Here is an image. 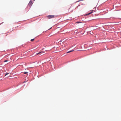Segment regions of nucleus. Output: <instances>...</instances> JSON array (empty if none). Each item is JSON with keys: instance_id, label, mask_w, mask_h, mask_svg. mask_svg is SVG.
Listing matches in <instances>:
<instances>
[{"instance_id": "f257e3e1", "label": "nucleus", "mask_w": 121, "mask_h": 121, "mask_svg": "<svg viewBox=\"0 0 121 121\" xmlns=\"http://www.w3.org/2000/svg\"><path fill=\"white\" fill-rule=\"evenodd\" d=\"M54 15H49L47 16V17L48 19L54 18Z\"/></svg>"}, {"instance_id": "f03ea898", "label": "nucleus", "mask_w": 121, "mask_h": 121, "mask_svg": "<svg viewBox=\"0 0 121 121\" xmlns=\"http://www.w3.org/2000/svg\"><path fill=\"white\" fill-rule=\"evenodd\" d=\"M33 3V2L32 1L30 0L28 4V5L30 7H31Z\"/></svg>"}, {"instance_id": "7ed1b4c3", "label": "nucleus", "mask_w": 121, "mask_h": 121, "mask_svg": "<svg viewBox=\"0 0 121 121\" xmlns=\"http://www.w3.org/2000/svg\"><path fill=\"white\" fill-rule=\"evenodd\" d=\"M74 51V50H71L70 51H68V52H67V53H69V52H73V51Z\"/></svg>"}, {"instance_id": "20e7f679", "label": "nucleus", "mask_w": 121, "mask_h": 121, "mask_svg": "<svg viewBox=\"0 0 121 121\" xmlns=\"http://www.w3.org/2000/svg\"><path fill=\"white\" fill-rule=\"evenodd\" d=\"M34 39H31V40H30V41H33L34 40Z\"/></svg>"}, {"instance_id": "39448f33", "label": "nucleus", "mask_w": 121, "mask_h": 121, "mask_svg": "<svg viewBox=\"0 0 121 121\" xmlns=\"http://www.w3.org/2000/svg\"><path fill=\"white\" fill-rule=\"evenodd\" d=\"M42 52H39L37 53V55H38V54H40V53H41Z\"/></svg>"}, {"instance_id": "423d86ee", "label": "nucleus", "mask_w": 121, "mask_h": 121, "mask_svg": "<svg viewBox=\"0 0 121 121\" xmlns=\"http://www.w3.org/2000/svg\"><path fill=\"white\" fill-rule=\"evenodd\" d=\"M27 73H28V72H24V74H26Z\"/></svg>"}, {"instance_id": "0eeeda50", "label": "nucleus", "mask_w": 121, "mask_h": 121, "mask_svg": "<svg viewBox=\"0 0 121 121\" xmlns=\"http://www.w3.org/2000/svg\"><path fill=\"white\" fill-rule=\"evenodd\" d=\"M93 10H92L91 12L90 13L91 14V13H92L93 12Z\"/></svg>"}, {"instance_id": "6e6552de", "label": "nucleus", "mask_w": 121, "mask_h": 121, "mask_svg": "<svg viewBox=\"0 0 121 121\" xmlns=\"http://www.w3.org/2000/svg\"><path fill=\"white\" fill-rule=\"evenodd\" d=\"M91 31H89V33L90 34H91V35H92V34L91 33Z\"/></svg>"}, {"instance_id": "1a4fd4ad", "label": "nucleus", "mask_w": 121, "mask_h": 121, "mask_svg": "<svg viewBox=\"0 0 121 121\" xmlns=\"http://www.w3.org/2000/svg\"><path fill=\"white\" fill-rule=\"evenodd\" d=\"M9 74V73H6V74H5V76H6L8 74Z\"/></svg>"}, {"instance_id": "9d476101", "label": "nucleus", "mask_w": 121, "mask_h": 121, "mask_svg": "<svg viewBox=\"0 0 121 121\" xmlns=\"http://www.w3.org/2000/svg\"><path fill=\"white\" fill-rule=\"evenodd\" d=\"M8 61L7 60H5L4 61V62H7V61Z\"/></svg>"}, {"instance_id": "9b49d317", "label": "nucleus", "mask_w": 121, "mask_h": 121, "mask_svg": "<svg viewBox=\"0 0 121 121\" xmlns=\"http://www.w3.org/2000/svg\"><path fill=\"white\" fill-rule=\"evenodd\" d=\"M62 41V40H60V41H59V42H61Z\"/></svg>"}, {"instance_id": "f8f14e48", "label": "nucleus", "mask_w": 121, "mask_h": 121, "mask_svg": "<svg viewBox=\"0 0 121 121\" xmlns=\"http://www.w3.org/2000/svg\"><path fill=\"white\" fill-rule=\"evenodd\" d=\"M91 14V13H89L88 14H87L88 15H89V14Z\"/></svg>"}, {"instance_id": "ddd939ff", "label": "nucleus", "mask_w": 121, "mask_h": 121, "mask_svg": "<svg viewBox=\"0 0 121 121\" xmlns=\"http://www.w3.org/2000/svg\"><path fill=\"white\" fill-rule=\"evenodd\" d=\"M79 23V22H77V23Z\"/></svg>"}]
</instances>
